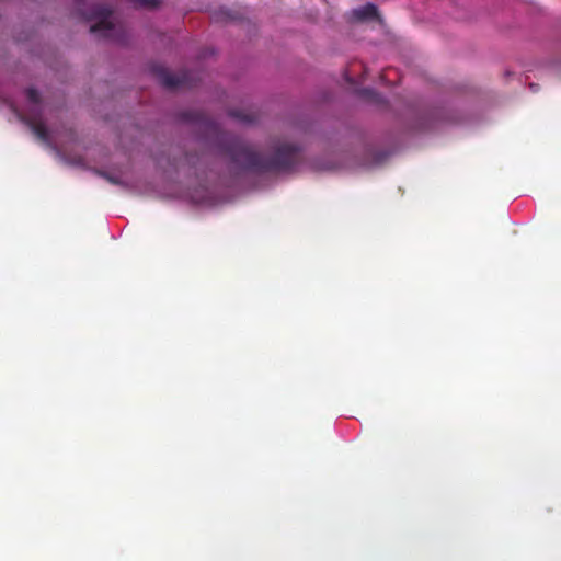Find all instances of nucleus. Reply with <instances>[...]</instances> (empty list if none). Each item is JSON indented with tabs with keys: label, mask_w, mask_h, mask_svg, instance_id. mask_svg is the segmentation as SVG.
I'll return each instance as SVG.
<instances>
[{
	"label": "nucleus",
	"mask_w": 561,
	"mask_h": 561,
	"mask_svg": "<svg viewBox=\"0 0 561 561\" xmlns=\"http://www.w3.org/2000/svg\"><path fill=\"white\" fill-rule=\"evenodd\" d=\"M26 96H27V100L33 103L34 105H39L41 103V96H39V93L36 89L34 88H28L26 90Z\"/></svg>",
	"instance_id": "6e6552de"
},
{
	"label": "nucleus",
	"mask_w": 561,
	"mask_h": 561,
	"mask_svg": "<svg viewBox=\"0 0 561 561\" xmlns=\"http://www.w3.org/2000/svg\"><path fill=\"white\" fill-rule=\"evenodd\" d=\"M77 3V11L80 16L87 21H95L90 27L91 33H100L104 38L112 41H122L123 30L121 26L115 25L111 21L112 10L102 4L93 5L91 9L85 10L82 8L83 0H75Z\"/></svg>",
	"instance_id": "f03ea898"
},
{
	"label": "nucleus",
	"mask_w": 561,
	"mask_h": 561,
	"mask_svg": "<svg viewBox=\"0 0 561 561\" xmlns=\"http://www.w3.org/2000/svg\"><path fill=\"white\" fill-rule=\"evenodd\" d=\"M185 162L190 165H195V162L193 161V157L191 154H185Z\"/></svg>",
	"instance_id": "f8f14e48"
},
{
	"label": "nucleus",
	"mask_w": 561,
	"mask_h": 561,
	"mask_svg": "<svg viewBox=\"0 0 561 561\" xmlns=\"http://www.w3.org/2000/svg\"><path fill=\"white\" fill-rule=\"evenodd\" d=\"M171 164H172L174 168H178V167H179V164H178L175 161H174V162H172Z\"/></svg>",
	"instance_id": "ddd939ff"
},
{
	"label": "nucleus",
	"mask_w": 561,
	"mask_h": 561,
	"mask_svg": "<svg viewBox=\"0 0 561 561\" xmlns=\"http://www.w3.org/2000/svg\"><path fill=\"white\" fill-rule=\"evenodd\" d=\"M135 8L153 9L160 4V0H128Z\"/></svg>",
	"instance_id": "423d86ee"
},
{
	"label": "nucleus",
	"mask_w": 561,
	"mask_h": 561,
	"mask_svg": "<svg viewBox=\"0 0 561 561\" xmlns=\"http://www.w3.org/2000/svg\"><path fill=\"white\" fill-rule=\"evenodd\" d=\"M20 119L24 122L32 130V133L43 142L49 141V133L45 124L37 116H23Z\"/></svg>",
	"instance_id": "20e7f679"
},
{
	"label": "nucleus",
	"mask_w": 561,
	"mask_h": 561,
	"mask_svg": "<svg viewBox=\"0 0 561 561\" xmlns=\"http://www.w3.org/2000/svg\"><path fill=\"white\" fill-rule=\"evenodd\" d=\"M352 18L356 21H366L378 18V9L373 3H367L352 11Z\"/></svg>",
	"instance_id": "39448f33"
},
{
	"label": "nucleus",
	"mask_w": 561,
	"mask_h": 561,
	"mask_svg": "<svg viewBox=\"0 0 561 561\" xmlns=\"http://www.w3.org/2000/svg\"><path fill=\"white\" fill-rule=\"evenodd\" d=\"M229 114L231 117L244 124H251L254 122V117L251 114L243 113L242 111L233 110Z\"/></svg>",
	"instance_id": "0eeeda50"
},
{
	"label": "nucleus",
	"mask_w": 561,
	"mask_h": 561,
	"mask_svg": "<svg viewBox=\"0 0 561 561\" xmlns=\"http://www.w3.org/2000/svg\"><path fill=\"white\" fill-rule=\"evenodd\" d=\"M101 175L103 178H105L112 184H115V185L122 184V182H121V180L118 178L113 176V175H111V174H108L106 172H101Z\"/></svg>",
	"instance_id": "9b49d317"
},
{
	"label": "nucleus",
	"mask_w": 561,
	"mask_h": 561,
	"mask_svg": "<svg viewBox=\"0 0 561 561\" xmlns=\"http://www.w3.org/2000/svg\"><path fill=\"white\" fill-rule=\"evenodd\" d=\"M233 16L228 10H220L218 12H215L213 15V20L216 22L226 21V20H232Z\"/></svg>",
	"instance_id": "1a4fd4ad"
},
{
	"label": "nucleus",
	"mask_w": 561,
	"mask_h": 561,
	"mask_svg": "<svg viewBox=\"0 0 561 561\" xmlns=\"http://www.w3.org/2000/svg\"><path fill=\"white\" fill-rule=\"evenodd\" d=\"M182 118L196 124L205 133L208 142L215 144L226 154L237 171L253 173L291 170L299 161L300 148L296 145L279 144L271 157H264L239 138L222 131L219 125L201 112H184Z\"/></svg>",
	"instance_id": "f257e3e1"
},
{
	"label": "nucleus",
	"mask_w": 561,
	"mask_h": 561,
	"mask_svg": "<svg viewBox=\"0 0 561 561\" xmlns=\"http://www.w3.org/2000/svg\"><path fill=\"white\" fill-rule=\"evenodd\" d=\"M152 72L159 80V82L168 89L176 88H193L196 85V80L193 75L188 71H182L180 73H172L162 66H153Z\"/></svg>",
	"instance_id": "7ed1b4c3"
},
{
	"label": "nucleus",
	"mask_w": 561,
	"mask_h": 561,
	"mask_svg": "<svg viewBox=\"0 0 561 561\" xmlns=\"http://www.w3.org/2000/svg\"><path fill=\"white\" fill-rule=\"evenodd\" d=\"M360 94L365 98H369L375 101H379V99H380L379 94L373 89H363L360 91Z\"/></svg>",
	"instance_id": "9d476101"
}]
</instances>
